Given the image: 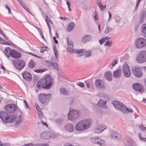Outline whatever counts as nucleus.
<instances>
[{
  "mask_svg": "<svg viewBox=\"0 0 146 146\" xmlns=\"http://www.w3.org/2000/svg\"><path fill=\"white\" fill-rule=\"evenodd\" d=\"M53 79L49 74L45 75L38 81L36 84L37 87L39 89L42 88L49 89L52 85Z\"/></svg>",
  "mask_w": 146,
  "mask_h": 146,
  "instance_id": "obj_1",
  "label": "nucleus"
},
{
  "mask_svg": "<svg viewBox=\"0 0 146 146\" xmlns=\"http://www.w3.org/2000/svg\"><path fill=\"white\" fill-rule=\"evenodd\" d=\"M92 120L90 118L84 119L78 121L75 127V129L78 131L86 130L90 126Z\"/></svg>",
  "mask_w": 146,
  "mask_h": 146,
  "instance_id": "obj_2",
  "label": "nucleus"
},
{
  "mask_svg": "<svg viewBox=\"0 0 146 146\" xmlns=\"http://www.w3.org/2000/svg\"><path fill=\"white\" fill-rule=\"evenodd\" d=\"M111 104L116 109L123 113H127L128 112H132L133 111L132 109L127 108L123 104L118 101H113Z\"/></svg>",
  "mask_w": 146,
  "mask_h": 146,
  "instance_id": "obj_3",
  "label": "nucleus"
},
{
  "mask_svg": "<svg viewBox=\"0 0 146 146\" xmlns=\"http://www.w3.org/2000/svg\"><path fill=\"white\" fill-rule=\"evenodd\" d=\"M67 41L68 46L67 50L68 52L74 53H77V56L78 57H81L83 55V54L82 52H83V50L80 49L76 50L73 49V44L72 41L68 39L67 40Z\"/></svg>",
  "mask_w": 146,
  "mask_h": 146,
  "instance_id": "obj_4",
  "label": "nucleus"
},
{
  "mask_svg": "<svg viewBox=\"0 0 146 146\" xmlns=\"http://www.w3.org/2000/svg\"><path fill=\"white\" fill-rule=\"evenodd\" d=\"M7 113V112L3 111L0 112V118L3 122L6 123L13 122L16 119L15 116H11Z\"/></svg>",
  "mask_w": 146,
  "mask_h": 146,
  "instance_id": "obj_5",
  "label": "nucleus"
},
{
  "mask_svg": "<svg viewBox=\"0 0 146 146\" xmlns=\"http://www.w3.org/2000/svg\"><path fill=\"white\" fill-rule=\"evenodd\" d=\"M137 62L142 64L146 62V50H143L140 51L137 55L136 58Z\"/></svg>",
  "mask_w": 146,
  "mask_h": 146,
  "instance_id": "obj_6",
  "label": "nucleus"
},
{
  "mask_svg": "<svg viewBox=\"0 0 146 146\" xmlns=\"http://www.w3.org/2000/svg\"><path fill=\"white\" fill-rule=\"evenodd\" d=\"M80 113L78 110L72 109L69 111L68 114V119L70 120H74L80 117Z\"/></svg>",
  "mask_w": 146,
  "mask_h": 146,
  "instance_id": "obj_7",
  "label": "nucleus"
},
{
  "mask_svg": "<svg viewBox=\"0 0 146 146\" xmlns=\"http://www.w3.org/2000/svg\"><path fill=\"white\" fill-rule=\"evenodd\" d=\"M135 46L139 49L146 47V39L142 37H138L135 41Z\"/></svg>",
  "mask_w": 146,
  "mask_h": 146,
  "instance_id": "obj_8",
  "label": "nucleus"
},
{
  "mask_svg": "<svg viewBox=\"0 0 146 146\" xmlns=\"http://www.w3.org/2000/svg\"><path fill=\"white\" fill-rule=\"evenodd\" d=\"M12 64L15 68L19 70H22L25 66V62L21 59L13 60Z\"/></svg>",
  "mask_w": 146,
  "mask_h": 146,
  "instance_id": "obj_9",
  "label": "nucleus"
},
{
  "mask_svg": "<svg viewBox=\"0 0 146 146\" xmlns=\"http://www.w3.org/2000/svg\"><path fill=\"white\" fill-rule=\"evenodd\" d=\"M39 99L41 103L45 104L49 101L50 99L52 98V95L50 94H40L38 96Z\"/></svg>",
  "mask_w": 146,
  "mask_h": 146,
  "instance_id": "obj_10",
  "label": "nucleus"
},
{
  "mask_svg": "<svg viewBox=\"0 0 146 146\" xmlns=\"http://www.w3.org/2000/svg\"><path fill=\"white\" fill-rule=\"evenodd\" d=\"M17 106L14 104H9L4 107V110L7 113L11 114L16 111Z\"/></svg>",
  "mask_w": 146,
  "mask_h": 146,
  "instance_id": "obj_11",
  "label": "nucleus"
},
{
  "mask_svg": "<svg viewBox=\"0 0 146 146\" xmlns=\"http://www.w3.org/2000/svg\"><path fill=\"white\" fill-rule=\"evenodd\" d=\"M95 87L99 90H105V87L104 82L100 80H96L94 83Z\"/></svg>",
  "mask_w": 146,
  "mask_h": 146,
  "instance_id": "obj_12",
  "label": "nucleus"
},
{
  "mask_svg": "<svg viewBox=\"0 0 146 146\" xmlns=\"http://www.w3.org/2000/svg\"><path fill=\"white\" fill-rule=\"evenodd\" d=\"M122 72L124 76L129 77L131 75V73L128 65L127 63L124 64L122 67Z\"/></svg>",
  "mask_w": 146,
  "mask_h": 146,
  "instance_id": "obj_13",
  "label": "nucleus"
},
{
  "mask_svg": "<svg viewBox=\"0 0 146 146\" xmlns=\"http://www.w3.org/2000/svg\"><path fill=\"white\" fill-rule=\"evenodd\" d=\"M132 72L134 76L137 78L141 77L143 73L140 68L135 67L133 68L132 70Z\"/></svg>",
  "mask_w": 146,
  "mask_h": 146,
  "instance_id": "obj_14",
  "label": "nucleus"
},
{
  "mask_svg": "<svg viewBox=\"0 0 146 146\" xmlns=\"http://www.w3.org/2000/svg\"><path fill=\"white\" fill-rule=\"evenodd\" d=\"M91 141L94 144H98L101 146H103L105 143L104 140L96 137L91 138Z\"/></svg>",
  "mask_w": 146,
  "mask_h": 146,
  "instance_id": "obj_15",
  "label": "nucleus"
},
{
  "mask_svg": "<svg viewBox=\"0 0 146 146\" xmlns=\"http://www.w3.org/2000/svg\"><path fill=\"white\" fill-rule=\"evenodd\" d=\"M124 143L125 146H137L135 142L129 138L125 139L124 140Z\"/></svg>",
  "mask_w": 146,
  "mask_h": 146,
  "instance_id": "obj_16",
  "label": "nucleus"
},
{
  "mask_svg": "<svg viewBox=\"0 0 146 146\" xmlns=\"http://www.w3.org/2000/svg\"><path fill=\"white\" fill-rule=\"evenodd\" d=\"M132 87L133 89L136 91L141 92L143 91V86L139 83H134Z\"/></svg>",
  "mask_w": 146,
  "mask_h": 146,
  "instance_id": "obj_17",
  "label": "nucleus"
},
{
  "mask_svg": "<svg viewBox=\"0 0 146 146\" xmlns=\"http://www.w3.org/2000/svg\"><path fill=\"white\" fill-rule=\"evenodd\" d=\"M10 56L13 58H19L21 56V54L18 51L12 50H11V53H10Z\"/></svg>",
  "mask_w": 146,
  "mask_h": 146,
  "instance_id": "obj_18",
  "label": "nucleus"
},
{
  "mask_svg": "<svg viewBox=\"0 0 146 146\" xmlns=\"http://www.w3.org/2000/svg\"><path fill=\"white\" fill-rule=\"evenodd\" d=\"M65 129L67 131L72 132L74 129V126L71 123H67L64 127Z\"/></svg>",
  "mask_w": 146,
  "mask_h": 146,
  "instance_id": "obj_19",
  "label": "nucleus"
},
{
  "mask_svg": "<svg viewBox=\"0 0 146 146\" xmlns=\"http://www.w3.org/2000/svg\"><path fill=\"white\" fill-rule=\"evenodd\" d=\"M22 75L25 79L29 81L31 80L32 79V76L31 73L27 71H25L23 72Z\"/></svg>",
  "mask_w": 146,
  "mask_h": 146,
  "instance_id": "obj_20",
  "label": "nucleus"
},
{
  "mask_svg": "<svg viewBox=\"0 0 146 146\" xmlns=\"http://www.w3.org/2000/svg\"><path fill=\"white\" fill-rule=\"evenodd\" d=\"M120 135L119 133L115 131L111 132L110 137L112 139L115 140H118L120 138Z\"/></svg>",
  "mask_w": 146,
  "mask_h": 146,
  "instance_id": "obj_21",
  "label": "nucleus"
},
{
  "mask_svg": "<svg viewBox=\"0 0 146 146\" xmlns=\"http://www.w3.org/2000/svg\"><path fill=\"white\" fill-rule=\"evenodd\" d=\"M49 139H53L57 137L59 135V134L56 133L54 132L51 131H48V134Z\"/></svg>",
  "mask_w": 146,
  "mask_h": 146,
  "instance_id": "obj_22",
  "label": "nucleus"
},
{
  "mask_svg": "<svg viewBox=\"0 0 146 146\" xmlns=\"http://www.w3.org/2000/svg\"><path fill=\"white\" fill-rule=\"evenodd\" d=\"M96 3L100 11H103L106 9V5L103 6L102 5V4L100 0H97Z\"/></svg>",
  "mask_w": 146,
  "mask_h": 146,
  "instance_id": "obj_23",
  "label": "nucleus"
},
{
  "mask_svg": "<svg viewBox=\"0 0 146 146\" xmlns=\"http://www.w3.org/2000/svg\"><path fill=\"white\" fill-rule=\"evenodd\" d=\"M75 25V24L73 22L69 23L66 29L67 31L68 32L72 31L74 28Z\"/></svg>",
  "mask_w": 146,
  "mask_h": 146,
  "instance_id": "obj_24",
  "label": "nucleus"
},
{
  "mask_svg": "<svg viewBox=\"0 0 146 146\" xmlns=\"http://www.w3.org/2000/svg\"><path fill=\"white\" fill-rule=\"evenodd\" d=\"M104 76L105 78L107 80L110 81L112 80V73L111 72L107 71L106 72Z\"/></svg>",
  "mask_w": 146,
  "mask_h": 146,
  "instance_id": "obj_25",
  "label": "nucleus"
},
{
  "mask_svg": "<svg viewBox=\"0 0 146 146\" xmlns=\"http://www.w3.org/2000/svg\"><path fill=\"white\" fill-rule=\"evenodd\" d=\"M121 70L120 69L116 70L113 72V76L115 78H120L121 77Z\"/></svg>",
  "mask_w": 146,
  "mask_h": 146,
  "instance_id": "obj_26",
  "label": "nucleus"
},
{
  "mask_svg": "<svg viewBox=\"0 0 146 146\" xmlns=\"http://www.w3.org/2000/svg\"><path fill=\"white\" fill-rule=\"evenodd\" d=\"M107 103V101L102 99H100L98 103V106L99 107H102L104 108H107V106L105 105Z\"/></svg>",
  "mask_w": 146,
  "mask_h": 146,
  "instance_id": "obj_27",
  "label": "nucleus"
},
{
  "mask_svg": "<svg viewBox=\"0 0 146 146\" xmlns=\"http://www.w3.org/2000/svg\"><path fill=\"white\" fill-rule=\"evenodd\" d=\"M92 39V37L90 35H87L84 36L82 39V41L84 42L90 41Z\"/></svg>",
  "mask_w": 146,
  "mask_h": 146,
  "instance_id": "obj_28",
  "label": "nucleus"
},
{
  "mask_svg": "<svg viewBox=\"0 0 146 146\" xmlns=\"http://www.w3.org/2000/svg\"><path fill=\"white\" fill-rule=\"evenodd\" d=\"M48 134V131H44L40 134V137L41 139H48L49 137Z\"/></svg>",
  "mask_w": 146,
  "mask_h": 146,
  "instance_id": "obj_29",
  "label": "nucleus"
},
{
  "mask_svg": "<svg viewBox=\"0 0 146 146\" xmlns=\"http://www.w3.org/2000/svg\"><path fill=\"white\" fill-rule=\"evenodd\" d=\"M11 52V50L10 47L6 48L4 50V53L8 58L9 57Z\"/></svg>",
  "mask_w": 146,
  "mask_h": 146,
  "instance_id": "obj_30",
  "label": "nucleus"
},
{
  "mask_svg": "<svg viewBox=\"0 0 146 146\" xmlns=\"http://www.w3.org/2000/svg\"><path fill=\"white\" fill-rule=\"evenodd\" d=\"M60 90L61 93L64 95L68 96L69 95L68 92L65 88H61L60 89Z\"/></svg>",
  "mask_w": 146,
  "mask_h": 146,
  "instance_id": "obj_31",
  "label": "nucleus"
},
{
  "mask_svg": "<svg viewBox=\"0 0 146 146\" xmlns=\"http://www.w3.org/2000/svg\"><path fill=\"white\" fill-rule=\"evenodd\" d=\"M0 42L4 44L8 45H14V44L12 42L10 41H9V42H7L5 40L2 39V38L0 40Z\"/></svg>",
  "mask_w": 146,
  "mask_h": 146,
  "instance_id": "obj_32",
  "label": "nucleus"
},
{
  "mask_svg": "<svg viewBox=\"0 0 146 146\" xmlns=\"http://www.w3.org/2000/svg\"><path fill=\"white\" fill-rule=\"evenodd\" d=\"M145 17L146 18V12L145 13L143 11L141 13L140 15V19L141 20L140 21V22H143V21Z\"/></svg>",
  "mask_w": 146,
  "mask_h": 146,
  "instance_id": "obj_33",
  "label": "nucleus"
},
{
  "mask_svg": "<svg viewBox=\"0 0 146 146\" xmlns=\"http://www.w3.org/2000/svg\"><path fill=\"white\" fill-rule=\"evenodd\" d=\"M19 3L20 5L25 10H26L28 13H30L31 15H32V14L29 11L28 9L27 8V7L26 6V5L23 3V2L22 1H19Z\"/></svg>",
  "mask_w": 146,
  "mask_h": 146,
  "instance_id": "obj_34",
  "label": "nucleus"
},
{
  "mask_svg": "<svg viewBox=\"0 0 146 146\" xmlns=\"http://www.w3.org/2000/svg\"><path fill=\"white\" fill-rule=\"evenodd\" d=\"M138 136L139 137V140L142 142H145L146 143V138L142 137V134L140 133L138 134Z\"/></svg>",
  "mask_w": 146,
  "mask_h": 146,
  "instance_id": "obj_35",
  "label": "nucleus"
},
{
  "mask_svg": "<svg viewBox=\"0 0 146 146\" xmlns=\"http://www.w3.org/2000/svg\"><path fill=\"white\" fill-rule=\"evenodd\" d=\"M112 30V28L109 26H107L106 28L104 31L105 34H108Z\"/></svg>",
  "mask_w": 146,
  "mask_h": 146,
  "instance_id": "obj_36",
  "label": "nucleus"
},
{
  "mask_svg": "<svg viewBox=\"0 0 146 146\" xmlns=\"http://www.w3.org/2000/svg\"><path fill=\"white\" fill-rule=\"evenodd\" d=\"M94 133H99L102 132L99 125L94 129Z\"/></svg>",
  "mask_w": 146,
  "mask_h": 146,
  "instance_id": "obj_37",
  "label": "nucleus"
},
{
  "mask_svg": "<svg viewBox=\"0 0 146 146\" xmlns=\"http://www.w3.org/2000/svg\"><path fill=\"white\" fill-rule=\"evenodd\" d=\"M84 54L85 57H89L91 55V52L90 50L86 51L84 52Z\"/></svg>",
  "mask_w": 146,
  "mask_h": 146,
  "instance_id": "obj_38",
  "label": "nucleus"
},
{
  "mask_svg": "<svg viewBox=\"0 0 146 146\" xmlns=\"http://www.w3.org/2000/svg\"><path fill=\"white\" fill-rule=\"evenodd\" d=\"M142 32L144 34L146 35V23L143 25L141 27Z\"/></svg>",
  "mask_w": 146,
  "mask_h": 146,
  "instance_id": "obj_39",
  "label": "nucleus"
},
{
  "mask_svg": "<svg viewBox=\"0 0 146 146\" xmlns=\"http://www.w3.org/2000/svg\"><path fill=\"white\" fill-rule=\"evenodd\" d=\"M35 63L32 60H30L28 64L29 67L30 68H33L34 66Z\"/></svg>",
  "mask_w": 146,
  "mask_h": 146,
  "instance_id": "obj_40",
  "label": "nucleus"
},
{
  "mask_svg": "<svg viewBox=\"0 0 146 146\" xmlns=\"http://www.w3.org/2000/svg\"><path fill=\"white\" fill-rule=\"evenodd\" d=\"M63 121L62 119L58 118L56 119L55 121V123L57 124H60L62 123Z\"/></svg>",
  "mask_w": 146,
  "mask_h": 146,
  "instance_id": "obj_41",
  "label": "nucleus"
},
{
  "mask_svg": "<svg viewBox=\"0 0 146 146\" xmlns=\"http://www.w3.org/2000/svg\"><path fill=\"white\" fill-rule=\"evenodd\" d=\"M53 50L54 52V55L56 57V58L57 59L58 54L57 53V50L56 49V46H54L53 47Z\"/></svg>",
  "mask_w": 146,
  "mask_h": 146,
  "instance_id": "obj_42",
  "label": "nucleus"
},
{
  "mask_svg": "<svg viewBox=\"0 0 146 146\" xmlns=\"http://www.w3.org/2000/svg\"><path fill=\"white\" fill-rule=\"evenodd\" d=\"M99 126L102 132L104 129H107L108 127L107 126L104 124H103L101 125H99Z\"/></svg>",
  "mask_w": 146,
  "mask_h": 146,
  "instance_id": "obj_43",
  "label": "nucleus"
},
{
  "mask_svg": "<svg viewBox=\"0 0 146 146\" xmlns=\"http://www.w3.org/2000/svg\"><path fill=\"white\" fill-rule=\"evenodd\" d=\"M51 66L53 67L54 69L57 70L58 67V65L57 63H51Z\"/></svg>",
  "mask_w": 146,
  "mask_h": 146,
  "instance_id": "obj_44",
  "label": "nucleus"
},
{
  "mask_svg": "<svg viewBox=\"0 0 146 146\" xmlns=\"http://www.w3.org/2000/svg\"><path fill=\"white\" fill-rule=\"evenodd\" d=\"M115 19L116 23H118L120 21V18L119 16H116L115 17Z\"/></svg>",
  "mask_w": 146,
  "mask_h": 146,
  "instance_id": "obj_45",
  "label": "nucleus"
},
{
  "mask_svg": "<svg viewBox=\"0 0 146 146\" xmlns=\"http://www.w3.org/2000/svg\"><path fill=\"white\" fill-rule=\"evenodd\" d=\"M46 19H45V21L47 23V22H48V23H50L51 24H52V22L51 21V20L50 19H48V17L47 16H46Z\"/></svg>",
  "mask_w": 146,
  "mask_h": 146,
  "instance_id": "obj_46",
  "label": "nucleus"
},
{
  "mask_svg": "<svg viewBox=\"0 0 146 146\" xmlns=\"http://www.w3.org/2000/svg\"><path fill=\"white\" fill-rule=\"evenodd\" d=\"M139 129L141 131L144 130L145 127H144L142 124H140L139 126Z\"/></svg>",
  "mask_w": 146,
  "mask_h": 146,
  "instance_id": "obj_47",
  "label": "nucleus"
},
{
  "mask_svg": "<svg viewBox=\"0 0 146 146\" xmlns=\"http://www.w3.org/2000/svg\"><path fill=\"white\" fill-rule=\"evenodd\" d=\"M45 70H44L38 69L36 70H35V71L37 73H42L45 71Z\"/></svg>",
  "mask_w": 146,
  "mask_h": 146,
  "instance_id": "obj_48",
  "label": "nucleus"
},
{
  "mask_svg": "<svg viewBox=\"0 0 146 146\" xmlns=\"http://www.w3.org/2000/svg\"><path fill=\"white\" fill-rule=\"evenodd\" d=\"M28 53L29 54L31 55L34 56H35L37 58H41V57L40 56L37 55L35 54H34L31 52H28Z\"/></svg>",
  "mask_w": 146,
  "mask_h": 146,
  "instance_id": "obj_49",
  "label": "nucleus"
},
{
  "mask_svg": "<svg viewBox=\"0 0 146 146\" xmlns=\"http://www.w3.org/2000/svg\"><path fill=\"white\" fill-rule=\"evenodd\" d=\"M78 85L81 87L82 88L84 87V84L82 82H79L78 83Z\"/></svg>",
  "mask_w": 146,
  "mask_h": 146,
  "instance_id": "obj_50",
  "label": "nucleus"
},
{
  "mask_svg": "<svg viewBox=\"0 0 146 146\" xmlns=\"http://www.w3.org/2000/svg\"><path fill=\"white\" fill-rule=\"evenodd\" d=\"M45 62L47 64V66H50V65H51V63H52V62H51L50 61H49V60H46L45 61Z\"/></svg>",
  "mask_w": 146,
  "mask_h": 146,
  "instance_id": "obj_51",
  "label": "nucleus"
},
{
  "mask_svg": "<svg viewBox=\"0 0 146 146\" xmlns=\"http://www.w3.org/2000/svg\"><path fill=\"white\" fill-rule=\"evenodd\" d=\"M117 60H113V61L112 62V63L111 66L113 67L117 63Z\"/></svg>",
  "mask_w": 146,
  "mask_h": 146,
  "instance_id": "obj_52",
  "label": "nucleus"
},
{
  "mask_svg": "<svg viewBox=\"0 0 146 146\" xmlns=\"http://www.w3.org/2000/svg\"><path fill=\"white\" fill-rule=\"evenodd\" d=\"M37 114L39 118H40L42 117V114L41 111H37Z\"/></svg>",
  "mask_w": 146,
  "mask_h": 146,
  "instance_id": "obj_53",
  "label": "nucleus"
},
{
  "mask_svg": "<svg viewBox=\"0 0 146 146\" xmlns=\"http://www.w3.org/2000/svg\"><path fill=\"white\" fill-rule=\"evenodd\" d=\"M21 122L20 121L17 120L15 122V125H19L21 123Z\"/></svg>",
  "mask_w": 146,
  "mask_h": 146,
  "instance_id": "obj_54",
  "label": "nucleus"
},
{
  "mask_svg": "<svg viewBox=\"0 0 146 146\" xmlns=\"http://www.w3.org/2000/svg\"><path fill=\"white\" fill-rule=\"evenodd\" d=\"M33 144L30 143L29 144H25V145H22L21 146H33Z\"/></svg>",
  "mask_w": 146,
  "mask_h": 146,
  "instance_id": "obj_55",
  "label": "nucleus"
},
{
  "mask_svg": "<svg viewBox=\"0 0 146 146\" xmlns=\"http://www.w3.org/2000/svg\"><path fill=\"white\" fill-rule=\"evenodd\" d=\"M139 4L136 3V4L134 9V11H137Z\"/></svg>",
  "mask_w": 146,
  "mask_h": 146,
  "instance_id": "obj_56",
  "label": "nucleus"
},
{
  "mask_svg": "<svg viewBox=\"0 0 146 146\" xmlns=\"http://www.w3.org/2000/svg\"><path fill=\"white\" fill-rule=\"evenodd\" d=\"M41 123L43 125H45L46 127H48V125L47 123L46 122H45L43 121H41Z\"/></svg>",
  "mask_w": 146,
  "mask_h": 146,
  "instance_id": "obj_57",
  "label": "nucleus"
},
{
  "mask_svg": "<svg viewBox=\"0 0 146 146\" xmlns=\"http://www.w3.org/2000/svg\"><path fill=\"white\" fill-rule=\"evenodd\" d=\"M23 102L25 104V107L26 108H28V104L27 103V102H26V101L25 100H24L23 101Z\"/></svg>",
  "mask_w": 146,
  "mask_h": 146,
  "instance_id": "obj_58",
  "label": "nucleus"
},
{
  "mask_svg": "<svg viewBox=\"0 0 146 146\" xmlns=\"http://www.w3.org/2000/svg\"><path fill=\"white\" fill-rule=\"evenodd\" d=\"M40 48L42 49L44 51H45L47 50V48H48V47L47 46L42 47Z\"/></svg>",
  "mask_w": 146,
  "mask_h": 146,
  "instance_id": "obj_59",
  "label": "nucleus"
},
{
  "mask_svg": "<svg viewBox=\"0 0 146 146\" xmlns=\"http://www.w3.org/2000/svg\"><path fill=\"white\" fill-rule=\"evenodd\" d=\"M99 42L100 43V44H102L103 43H104V40L103 39V38H102V39H101V40H99Z\"/></svg>",
  "mask_w": 146,
  "mask_h": 146,
  "instance_id": "obj_60",
  "label": "nucleus"
},
{
  "mask_svg": "<svg viewBox=\"0 0 146 146\" xmlns=\"http://www.w3.org/2000/svg\"><path fill=\"white\" fill-rule=\"evenodd\" d=\"M53 39L54 40V42L56 44H58V42L56 39V37L55 36L53 37Z\"/></svg>",
  "mask_w": 146,
  "mask_h": 146,
  "instance_id": "obj_61",
  "label": "nucleus"
},
{
  "mask_svg": "<svg viewBox=\"0 0 146 146\" xmlns=\"http://www.w3.org/2000/svg\"><path fill=\"white\" fill-rule=\"evenodd\" d=\"M18 120L20 121L21 122L22 121V117L21 116H19L18 117Z\"/></svg>",
  "mask_w": 146,
  "mask_h": 146,
  "instance_id": "obj_62",
  "label": "nucleus"
},
{
  "mask_svg": "<svg viewBox=\"0 0 146 146\" xmlns=\"http://www.w3.org/2000/svg\"><path fill=\"white\" fill-rule=\"evenodd\" d=\"M40 36H41V38L45 41L46 40L45 39V38H44L43 35L42 33H40Z\"/></svg>",
  "mask_w": 146,
  "mask_h": 146,
  "instance_id": "obj_63",
  "label": "nucleus"
},
{
  "mask_svg": "<svg viewBox=\"0 0 146 146\" xmlns=\"http://www.w3.org/2000/svg\"><path fill=\"white\" fill-rule=\"evenodd\" d=\"M10 144L8 143H4L3 144V146H10Z\"/></svg>",
  "mask_w": 146,
  "mask_h": 146,
  "instance_id": "obj_64",
  "label": "nucleus"
}]
</instances>
